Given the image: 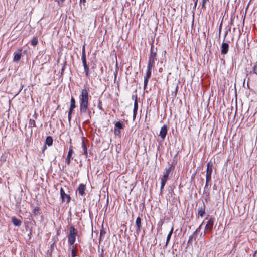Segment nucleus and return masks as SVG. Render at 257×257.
I'll use <instances>...</instances> for the list:
<instances>
[{"mask_svg": "<svg viewBox=\"0 0 257 257\" xmlns=\"http://www.w3.org/2000/svg\"><path fill=\"white\" fill-rule=\"evenodd\" d=\"M79 98L80 114H84L87 112L90 113V111L88 109L89 93L88 91L86 88L82 89Z\"/></svg>", "mask_w": 257, "mask_h": 257, "instance_id": "nucleus-1", "label": "nucleus"}, {"mask_svg": "<svg viewBox=\"0 0 257 257\" xmlns=\"http://www.w3.org/2000/svg\"><path fill=\"white\" fill-rule=\"evenodd\" d=\"M157 49L153 48V45H152L150 50V55L148 59V65L155 67V61L157 60Z\"/></svg>", "mask_w": 257, "mask_h": 257, "instance_id": "nucleus-2", "label": "nucleus"}, {"mask_svg": "<svg viewBox=\"0 0 257 257\" xmlns=\"http://www.w3.org/2000/svg\"><path fill=\"white\" fill-rule=\"evenodd\" d=\"M77 233V230L73 226H71L70 227L69 234L68 236V241L70 245H73L75 243Z\"/></svg>", "mask_w": 257, "mask_h": 257, "instance_id": "nucleus-3", "label": "nucleus"}, {"mask_svg": "<svg viewBox=\"0 0 257 257\" xmlns=\"http://www.w3.org/2000/svg\"><path fill=\"white\" fill-rule=\"evenodd\" d=\"M174 168L175 166L172 164L168 168L166 169L163 177L161 178V181L166 183L169 175L173 173Z\"/></svg>", "mask_w": 257, "mask_h": 257, "instance_id": "nucleus-4", "label": "nucleus"}, {"mask_svg": "<svg viewBox=\"0 0 257 257\" xmlns=\"http://www.w3.org/2000/svg\"><path fill=\"white\" fill-rule=\"evenodd\" d=\"M125 125L124 123L121 121H117L115 123V127L114 129V134L115 136L121 137V130L124 129Z\"/></svg>", "mask_w": 257, "mask_h": 257, "instance_id": "nucleus-5", "label": "nucleus"}, {"mask_svg": "<svg viewBox=\"0 0 257 257\" xmlns=\"http://www.w3.org/2000/svg\"><path fill=\"white\" fill-rule=\"evenodd\" d=\"M154 67L152 66H147V70L146 72V75L144 78V89H145L147 87V86L148 85V83L149 81V79L151 76L152 74V69H153Z\"/></svg>", "mask_w": 257, "mask_h": 257, "instance_id": "nucleus-6", "label": "nucleus"}, {"mask_svg": "<svg viewBox=\"0 0 257 257\" xmlns=\"http://www.w3.org/2000/svg\"><path fill=\"white\" fill-rule=\"evenodd\" d=\"M215 218L214 217H211L209 218L208 221L207 222V224L205 226V231L206 232H211L212 230L214 223L215 221Z\"/></svg>", "mask_w": 257, "mask_h": 257, "instance_id": "nucleus-7", "label": "nucleus"}, {"mask_svg": "<svg viewBox=\"0 0 257 257\" xmlns=\"http://www.w3.org/2000/svg\"><path fill=\"white\" fill-rule=\"evenodd\" d=\"M141 218L140 217H138L136 220V231L135 236L137 237L139 235L142 228Z\"/></svg>", "mask_w": 257, "mask_h": 257, "instance_id": "nucleus-8", "label": "nucleus"}, {"mask_svg": "<svg viewBox=\"0 0 257 257\" xmlns=\"http://www.w3.org/2000/svg\"><path fill=\"white\" fill-rule=\"evenodd\" d=\"M60 196L62 199V202H64L66 200V201L67 203L70 202L71 200V197L69 195L65 193L64 189L62 188L60 189Z\"/></svg>", "mask_w": 257, "mask_h": 257, "instance_id": "nucleus-9", "label": "nucleus"}, {"mask_svg": "<svg viewBox=\"0 0 257 257\" xmlns=\"http://www.w3.org/2000/svg\"><path fill=\"white\" fill-rule=\"evenodd\" d=\"M213 164L210 162H208L207 164V169H206V178H211L212 173L213 171Z\"/></svg>", "mask_w": 257, "mask_h": 257, "instance_id": "nucleus-10", "label": "nucleus"}, {"mask_svg": "<svg viewBox=\"0 0 257 257\" xmlns=\"http://www.w3.org/2000/svg\"><path fill=\"white\" fill-rule=\"evenodd\" d=\"M73 153V147L70 146L69 147V151L66 158V162L68 165H69L71 163V160L73 159L72 154Z\"/></svg>", "mask_w": 257, "mask_h": 257, "instance_id": "nucleus-11", "label": "nucleus"}, {"mask_svg": "<svg viewBox=\"0 0 257 257\" xmlns=\"http://www.w3.org/2000/svg\"><path fill=\"white\" fill-rule=\"evenodd\" d=\"M206 206L204 203L200 204L198 208V214L201 217H203L205 213Z\"/></svg>", "mask_w": 257, "mask_h": 257, "instance_id": "nucleus-12", "label": "nucleus"}, {"mask_svg": "<svg viewBox=\"0 0 257 257\" xmlns=\"http://www.w3.org/2000/svg\"><path fill=\"white\" fill-rule=\"evenodd\" d=\"M221 53L222 55H225L227 54L229 50V45L226 42H223L221 46Z\"/></svg>", "mask_w": 257, "mask_h": 257, "instance_id": "nucleus-13", "label": "nucleus"}, {"mask_svg": "<svg viewBox=\"0 0 257 257\" xmlns=\"http://www.w3.org/2000/svg\"><path fill=\"white\" fill-rule=\"evenodd\" d=\"M135 98V102H134V109H133V120H135V119L136 117V115L137 114V111L138 109V103L137 101V95L133 96L132 98L134 99Z\"/></svg>", "mask_w": 257, "mask_h": 257, "instance_id": "nucleus-14", "label": "nucleus"}, {"mask_svg": "<svg viewBox=\"0 0 257 257\" xmlns=\"http://www.w3.org/2000/svg\"><path fill=\"white\" fill-rule=\"evenodd\" d=\"M167 133V127L166 125H164L160 130L159 136L161 138L162 141L164 140Z\"/></svg>", "mask_w": 257, "mask_h": 257, "instance_id": "nucleus-15", "label": "nucleus"}, {"mask_svg": "<svg viewBox=\"0 0 257 257\" xmlns=\"http://www.w3.org/2000/svg\"><path fill=\"white\" fill-rule=\"evenodd\" d=\"M70 103V106L68 111L69 114L72 113L73 110L76 107V101L74 98L73 96H72L71 98Z\"/></svg>", "mask_w": 257, "mask_h": 257, "instance_id": "nucleus-16", "label": "nucleus"}, {"mask_svg": "<svg viewBox=\"0 0 257 257\" xmlns=\"http://www.w3.org/2000/svg\"><path fill=\"white\" fill-rule=\"evenodd\" d=\"M77 190L78 191L79 195L83 196L85 194V191L86 190L85 185L82 183L79 184Z\"/></svg>", "mask_w": 257, "mask_h": 257, "instance_id": "nucleus-17", "label": "nucleus"}, {"mask_svg": "<svg viewBox=\"0 0 257 257\" xmlns=\"http://www.w3.org/2000/svg\"><path fill=\"white\" fill-rule=\"evenodd\" d=\"M12 222L13 224L16 226H20L22 224V222L20 220L18 219L16 217H12Z\"/></svg>", "mask_w": 257, "mask_h": 257, "instance_id": "nucleus-18", "label": "nucleus"}, {"mask_svg": "<svg viewBox=\"0 0 257 257\" xmlns=\"http://www.w3.org/2000/svg\"><path fill=\"white\" fill-rule=\"evenodd\" d=\"M82 150L83 152V154L86 158L88 156L87 148L86 145L84 140H82Z\"/></svg>", "mask_w": 257, "mask_h": 257, "instance_id": "nucleus-19", "label": "nucleus"}, {"mask_svg": "<svg viewBox=\"0 0 257 257\" xmlns=\"http://www.w3.org/2000/svg\"><path fill=\"white\" fill-rule=\"evenodd\" d=\"M21 51V50H20ZM22 56V53L21 52H18V53H14V57L13 58V61L14 62H18L19 61Z\"/></svg>", "mask_w": 257, "mask_h": 257, "instance_id": "nucleus-20", "label": "nucleus"}, {"mask_svg": "<svg viewBox=\"0 0 257 257\" xmlns=\"http://www.w3.org/2000/svg\"><path fill=\"white\" fill-rule=\"evenodd\" d=\"M211 186V179L206 178V183L204 189H210Z\"/></svg>", "mask_w": 257, "mask_h": 257, "instance_id": "nucleus-21", "label": "nucleus"}, {"mask_svg": "<svg viewBox=\"0 0 257 257\" xmlns=\"http://www.w3.org/2000/svg\"><path fill=\"white\" fill-rule=\"evenodd\" d=\"M45 144V145H48V146H51L53 144V139H52V137L47 136L46 137Z\"/></svg>", "mask_w": 257, "mask_h": 257, "instance_id": "nucleus-22", "label": "nucleus"}, {"mask_svg": "<svg viewBox=\"0 0 257 257\" xmlns=\"http://www.w3.org/2000/svg\"><path fill=\"white\" fill-rule=\"evenodd\" d=\"M173 230H174V227H173V226H172L171 229L170 231L169 232V234L167 235L166 245H168V244L170 240L171 237L173 232Z\"/></svg>", "mask_w": 257, "mask_h": 257, "instance_id": "nucleus-23", "label": "nucleus"}, {"mask_svg": "<svg viewBox=\"0 0 257 257\" xmlns=\"http://www.w3.org/2000/svg\"><path fill=\"white\" fill-rule=\"evenodd\" d=\"M209 190L210 189H204V194L205 195V200L207 201L209 199Z\"/></svg>", "mask_w": 257, "mask_h": 257, "instance_id": "nucleus-24", "label": "nucleus"}, {"mask_svg": "<svg viewBox=\"0 0 257 257\" xmlns=\"http://www.w3.org/2000/svg\"><path fill=\"white\" fill-rule=\"evenodd\" d=\"M36 123L35 121L32 119H30L29 121V127H36Z\"/></svg>", "mask_w": 257, "mask_h": 257, "instance_id": "nucleus-25", "label": "nucleus"}, {"mask_svg": "<svg viewBox=\"0 0 257 257\" xmlns=\"http://www.w3.org/2000/svg\"><path fill=\"white\" fill-rule=\"evenodd\" d=\"M77 252V249L76 247H73V249L71 250V257H75L76 256V254Z\"/></svg>", "mask_w": 257, "mask_h": 257, "instance_id": "nucleus-26", "label": "nucleus"}, {"mask_svg": "<svg viewBox=\"0 0 257 257\" xmlns=\"http://www.w3.org/2000/svg\"><path fill=\"white\" fill-rule=\"evenodd\" d=\"M38 43V39L37 37H34L31 40V45L33 46H36Z\"/></svg>", "mask_w": 257, "mask_h": 257, "instance_id": "nucleus-27", "label": "nucleus"}, {"mask_svg": "<svg viewBox=\"0 0 257 257\" xmlns=\"http://www.w3.org/2000/svg\"><path fill=\"white\" fill-rule=\"evenodd\" d=\"M40 209H39V207H36L34 209L33 211V213L35 215H38L40 214Z\"/></svg>", "mask_w": 257, "mask_h": 257, "instance_id": "nucleus-28", "label": "nucleus"}, {"mask_svg": "<svg viewBox=\"0 0 257 257\" xmlns=\"http://www.w3.org/2000/svg\"><path fill=\"white\" fill-rule=\"evenodd\" d=\"M166 183H164V182H161V187H160V194L161 195L163 193V190L164 188V186L165 185Z\"/></svg>", "mask_w": 257, "mask_h": 257, "instance_id": "nucleus-29", "label": "nucleus"}, {"mask_svg": "<svg viewBox=\"0 0 257 257\" xmlns=\"http://www.w3.org/2000/svg\"><path fill=\"white\" fill-rule=\"evenodd\" d=\"M84 71L85 73V75L86 77H88L89 76V66L84 67Z\"/></svg>", "mask_w": 257, "mask_h": 257, "instance_id": "nucleus-30", "label": "nucleus"}, {"mask_svg": "<svg viewBox=\"0 0 257 257\" xmlns=\"http://www.w3.org/2000/svg\"><path fill=\"white\" fill-rule=\"evenodd\" d=\"M65 0H55V1L57 2L58 5L62 7L64 5V2Z\"/></svg>", "mask_w": 257, "mask_h": 257, "instance_id": "nucleus-31", "label": "nucleus"}, {"mask_svg": "<svg viewBox=\"0 0 257 257\" xmlns=\"http://www.w3.org/2000/svg\"><path fill=\"white\" fill-rule=\"evenodd\" d=\"M118 71V63H117V62H116V66H115V72L114 73L115 79L116 77Z\"/></svg>", "mask_w": 257, "mask_h": 257, "instance_id": "nucleus-32", "label": "nucleus"}, {"mask_svg": "<svg viewBox=\"0 0 257 257\" xmlns=\"http://www.w3.org/2000/svg\"><path fill=\"white\" fill-rule=\"evenodd\" d=\"M253 71L257 75V62L255 63L254 66L253 67Z\"/></svg>", "mask_w": 257, "mask_h": 257, "instance_id": "nucleus-33", "label": "nucleus"}, {"mask_svg": "<svg viewBox=\"0 0 257 257\" xmlns=\"http://www.w3.org/2000/svg\"><path fill=\"white\" fill-rule=\"evenodd\" d=\"M97 107L100 110H102V101L100 100H99Z\"/></svg>", "mask_w": 257, "mask_h": 257, "instance_id": "nucleus-34", "label": "nucleus"}, {"mask_svg": "<svg viewBox=\"0 0 257 257\" xmlns=\"http://www.w3.org/2000/svg\"><path fill=\"white\" fill-rule=\"evenodd\" d=\"M209 0H202V8L203 9L205 7L206 3L208 2Z\"/></svg>", "mask_w": 257, "mask_h": 257, "instance_id": "nucleus-35", "label": "nucleus"}, {"mask_svg": "<svg viewBox=\"0 0 257 257\" xmlns=\"http://www.w3.org/2000/svg\"><path fill=\"white\" fill-rule=\"evenodd\" d=\"M81 60L82 61H86V54H82Z\"/></svg>", "mask_w": 257, "mask_h": 257, "instance_id": "nucleus-36", "label": "nucleus"}, {"mask_svg": "<svg viewBox=\"0 0 257 257\" xmlns=\"http://www.w3.org/2000/svg\"><path fill=\"white\" fill-rule=\"evenodd\" d=\"M82 64H83V66L84 67H88V66L87 65V62L86 61H82Z\"/></svg>", "mask_w": 257, "mask_h": 257, "instance_id": "nucleus-37", "label": "nucleus"}, {"mask_svg": "<svg viewBox=\"0 0 257 257\" xmlns=\"http://www.w3.org/2000/svg\"><path fill=\"white\" fill-rule=\"evenodd\" d=\"M46 145H45H45L43 146V147H42V152H44L45 151V150L47 149V146H46Z\"/></svg>", "mask_w": 257, "mask_h": 257, "instance_id": "nucleus-38", "label": "nucleus"}, {"mask_svg": "<svg viewBox=\"0 0 257 257\" xmlns=\"http://www.w3.org/2000/svg\"><path fill=\"white\" fill-rule=\"evenodd\" d=\"M194 8L195 9L196 6H197V3H198V0H194Z\"/></svg>", "mask_w": 257, "mask_h": 257, "instance_id": "nucleus-39", "label": "nucleus"}, {"mask_svg": "<svg viewBox=\"0 0 257 257\" xmlns=\"http://www.w3.org/2000/svg\"><path fill=\"white\" fill-rule=\"evenodd\" d=\"M82 54H86L85 53V45L83 46L82 50Z\"/></svg>", "mask_w": 257, "mask_h": 257, "instance_id": "nucleus-40", "label": "nucleus"}, {"mask_svg": "<svg viewBox=\"0 0 257 257\" xmlns=\"http://www.w3.org/2000/svg\"><path fill=\"white\" fill-rule=\"evenodd\" d=\"M71 115H72V114H69V112H68V120L69 121H70V120L71 118Z\"/></svg>", "mask_w": 257, "mask_h": 257, "instance_id": "nucleus-41", "label": "nucleus"}, {"mask_svg": "<svg viewBox=\"0 0 257 257\" xmlns=\"http://www.w3.org/2000/svg\"><path fill=\"white\" fill-rule=\"evenodd\" d=\"M200 226H199V227L198 229H196V230L194 232V233H193V235H195V234L197 233V231L199 230V229H200Z\"/></svg>", "mask_w": 257, "mask_h": 257, "instance_id": "nucleus-42", "label": "nucleus"}, {"mask_svg": "<svg viewBox=\"0 0 257 257\" xmlns=\"http://www.w3.org/2000/svg\"><path fill=\"white\" fill-rule=\"evenodd\" d=\"M64 69H65V66H64L62 67V69H61V74H62L63 73L64 71Z\"/></svg>", "mask_w": 257, "mask_h": 257, "instance_id": "nucleus-43", "label": "nucleus"}, {"mask_svg": "<svg viewBox=\"0 0 257 257\" xmlns=\"http://www.w3.org/2000/svg\"><path fill=\"white\" fill-rule=\"evenodd\" d=\"M86 2V0H80V3H85Z\"/></svg>", "mask_w": 257, "mask_h": 257, "instance_id": "nucleus-44", "label": "nucleus"}, {"mask_svg": "<svg viewBox=\"0 0 257 257\" xmlns=\"http://www.w3.org/2000/svg\"><path fill=\"white\" fill-rule=\"evenodd\" d=\"M192 236H190V237H189V240H190L192 239Z\"/></svg>", "mask_w": 257, "mask_h": 257, "instance_id": "nucleus-45", "label": "nucleus"}, {"mask_svg": "<svg viewBox=\"0 0 257 257\" xmlns=\"http://www.w3.org/2000/svg\"><path fill=\"white\" fill-rule=\"evenodd\" d=\"M102 231H101V232H100V236L102 235Z\"/></svg>", "mask_w": 257, "mask_h": 257, "instance_id": "nucleus-46", "label": "nucleus"}, {"mask_svg": "<svg viewBox=\"0 0 257 257\" xmlns=\"http://www.w3.org/2000/svg\"><path fill=\"white\" fill-rule=\"evenodd\" d=\"M227 34V32H226V33L225 34L224 37H225V36H226Z\"/></svg>", "mask_w": 257, "mask_h": 257, "instance_id": "nucleus-47", "label": "nucleus"}, {"mask_svg": "<svg viewBox=\"0 0 257 257\" xmlns=\"http://www.w3.org/2000/svg\"><path fill=\"white\" fill-rule=\"evenodd\" d=\"M100 257H103L102 256V253L101 254L100 256Z\"/></svg>", "mask_w": 257, "mask_h": 257, "instance_id": "nucleus-48", "label": "nucleus"}]
</instances>
